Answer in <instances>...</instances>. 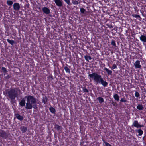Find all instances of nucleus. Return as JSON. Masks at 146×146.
Instances as JSON below:
<instances>
[{
	"label": "nucleus",
	"instance_id": "9",
	"mask_svg": "<svg viewBox=\"0 0 146 146\" xmlns=\"http://www.w3.org/2000/svg\"><path fill=\"white\" fill-rule=\"evenodd\" d=\"M56 5L58 7H61L62 5V1L61 0H54Z\"/></svg>",
	"mask_w": 146,
	"mask_h": 146
},
{
	"label": "nucleus",
	"instance_id": "34",
	"mask_svg": "<svg viewBox=\"0 0 146 146\" xmlns=\"http://www.w3.org/2000/svg\"><path fill=\"white\" fill-rule=\"evenodd\" d=\"M132 16L133 17H135L136 18H140V16L138 15L133 14L132 15Z\"/></svg>",
	"mask_w": 146,
	"mask_h": 146
},
{
	"label": "nucleus",
	"instance_id": "15",
	"mask_svg": "<svg viewBox=\"0 0 146 146\" xmlns=\"http://www.w3.org/2000/svg\"><path fill=\"white\" fill-rule=\"evenodd\" d=\"M15 116L20 121H22L23 120V116L18 113L15 114Z\"/></svg>",
	"mask_w": 146,
	"mask_h": 146
},
{
	"label": "nucleus",
	"instance_id": "10",
	"mask_svg": "<svg viewBox=\"0 0 146 146\" xmlns=\"http://www.w3.org/2000/svg\"><path fill=\"white\" fill-rule=\"evenodd\" d=\"M134 65L135 66L136 68H140L141 67V66L140 64V61L139 60H137L135 63L134 64Z\"/></svg>",
	"mask_w": 146,
	"mask_h": 146
},
{
	"label": "nucleus",
	"instance_id": "38",
	"mask_svg": "<svg viewBox=\"0 0 146 146\" xmlns=\"http://www.w3.org/2000/svg\"><path fill=\"white\" fill-rule=\"evenodd\" d=\"M64 1L68 5H70V0H64Z\"/></svg>",
	"mask_w": 146,
	"mask_h": 146
},
{
	"label": "nucleus",
	"instance_id": "6",
	"mask_svg": "<svg viewBox=\"0 0 146 146\" xmlns=\"http://www.w3.org/2000/svg\"><path fill=\"white\" fill-rule=\"evenodd\" d=\"M13 9L16 11H18L20 8L19 4L17 3H15L13 5Z\"/></svg>",
	"mask_w": 146,
	"mask_h": 146
},
{
	"label": "nucleus",
	"instance_id": "18",
	"mask_svg": "<svg viewBox=\"0 0 146 146\" xmlns=\"http://www.w3.org/2000/svg\"><path fill=\"white\" fill-rule=\"evenodd\" d=\"M48 98L46 96L43 97L42 99V102L44 104H46L48 102Z\"/></svg>",
	"mask_w": 146,
	"mask_h": 146
},
{
	"label": "nucleus",
	"instance_id": "36",
	"mask_svg": "<svg viewBox=\"0 0 146 146\" xmlns=\"http://www.w3.org/2000/svg\"><path fill=\"white\" fill-rule=\"evenodd\" d=\"M140 96L138 92L136 91L135 93V96L137 98L139 97Z\"/></svg>",
	"mask_w": 146,
	"mask_h": 146
},
{
	"label": "nucleus",
	"instance_id": "24",
	"mask_svg": "<svg viewBox=\"0 0 146 146\" xmlns=\"http://www.w3.org/2000/svg\"><path fill=\"white\" fill-rule=\"evenodd\" d=\"M84 58L86 60L88 61H89V60H91L92 59V57L89 55H85Z\"/></svg>",
	"mask_w": 146,
	"mask_h": 146
},
{
	"label": "nucleus",
	"instance_id": "22",
	"mask_svg": "<svg viewBox=\"0 0 146 146\" xmlns=\"http://www.w3.org/2000/svg\"><path fill=\"white\" fill-rule=\"evenodd\" d=\"M11 45H13L15 43V41L13 40H10L9 39L6 40Z\"/></svg>",
	"mask_w": 146,
	"mask_h": 146
},
{
	"label": "nucleus",
	"instance_id": "14",
	"mask_svg": "<svg viewBox=\"0 0 146 146\" xmlns=\"http://www.w3.org/2000/svg\"><path fill=\"white\" fill-rule=\"evenodd\" d=\"M100 83L104 87H106L108 85V83L106 81H104L102 78L100 81Z\"/></svg>",
	"mask_w": 146,
	"mask_h": 146
},
{
	"label": "nucleus",
	"instance_id": "5",
	"mask_svg": "<svg viewBox=\"0 0 146 146\" xmlns=\"http://www.w3.org/2000/svg\"><path fill=\"white\" fill-rule=\"evenodd\" d=\"M134 126L135 127L139 128H141L143 127L142 125L139 124L137 120H135L133 123L132 127Z\"/></svg>",
	"mask_w": 146,
	"mask_h": 146
},
{
	"label": "nucleus",
	"instance_id": "27",
	"mask_svg": "<svg viewBox=\"0 0 146 146\" xmlns=\"http://www.w3.org/2000/svg\"><path fill=\"white\" fill-rule=\"evenodd\" d=\"M113 97L116 101H118L119 100V98L118 95L117 94H115L113 95Z\"/></svg>",
	"mask_w": 146,
	"mask_h": 146
},
{
	"label": "nucleus",
	"instance_id": "40",
	"mask_svg": "<svg viewBox=\"0 0 146 146\" xmlns=\"http://www.w3.org/2000/svg\"><path fill=\"white\" fill-rule=\"evenodd\" d=\"M21 1H22V0H20Z\"/></svg>",
	"mask_w": 146,
	"mask_h": 146
},
{
	"label": "nucleus",
	"instance_id": "17",
	"mask_svg": "<svg viewBox=\"0 0 146 146\" xmlns=\"http://www.w3.org/2000/svg\"><path fill=\"white\" fill-rule=\"evenodd\" d=\"M1 72H2L3 73L4 76H5L6 74H8L7 73L8 71L6 68L4 67H1Z\"/></svg>",
	"mask_w": 146,
	"mask_h": 146
},
{
	"label": "nucleus",
	"instance_id": "16",
	"mask_svg": "<svg viewBox=\"0 0 146 146\" xmlns=\"http://www.w3.org/2000/svg\"><path fill=\"white\" fill-rule=\"evenodd\" d=\"M104 70L107 73L108 75H111L112 74V72L111 70L107 68L106 67L104 68Z\"/></svg>",
	"mask_w": 146,
	"mask_h": 146
},
{
	"label": "nucleus",
	"instance_id": "28",
	"mask_svg": "<svg viewBox=\"0 0 146 146\" xmlns=\"http://www.w3.org/2000/svg\"><path fill=\"white\" fill-rule=\"evenodd\" d=\"M136 131H137L139 133V135L141 136L143 133V131L141 129H139L138 130H136Z\"/></svg>",
	"mask_w": 146,
	"mask_h": 146
},
{
	"label": "nucleus",
	"instance_id": "25",
	"mask_svg": "<svg viewBox=\"0 0 146 146\" xmlns=\"http://www.w3.org/2000/svg\"><path fill=\"white\" fill-rule=\"evenodd\" d=\"M82 91L83 93L86 94L89 93V91L86 88V87H82Z\"/></svg>",
	"mask_w": 146,
	"mask_h": 146
},
{
	"label": "nucleus",
	"instance_id": "12",
	"mask_svg": "<svg viewBox=\"0 0 146 146\" xmlns=\"http://www.w3.org/2000/svg\"><path fill=\"white\" fill-rule=\"evenodd\" d=\"M26 103L25 100L24 98H22L19 103V105L21 107L25 106Z\"/></svg>",
	"mask_w": 146,
	"mask_h": 146
},
{
	"label": "nucleus",
	"instance_id": "19",
	"mask_svg": "<svg viewBox=\"0 0 146 146\" xmlns=\"http://www.w3.org/2000/svg\"><path fill=\"white\" fill-rule=\"evenodd\" d=\"M80 12L81 14H82L84 15H85L86 14L87 12L85 9L83 8H80Z\"/></svg>",
	"mask_w": 146,
	"mask_h": 146
},
{
	"label": "nucleus",
	"instance_id": "35",
	"mask_svg": "<svg viewBox=\"0 0 146 146\" xmlns=\"http://www.w3.org/2000/svg\"><path fill=\"white\" fill-rule=\"evenodd\" d=\"M72 3L74 5H78L79 4L78 1L76 0H73L72 1Z\"/></svg>",
	"mask_w": 146,
	"mask_h": 146
},
{
	"label": "nucleus",
	"instance_id": "31",
	"mask_svg": "<svg viewBox=\"0 0 146 146\" xmlns=\"http://www.w3.org/2000/svg\"><path fill=\"white\" fill-rule=\"evenodd\" d=\"M7 4L9 6H11L13 4V2L12 1L8 0L7 1Z\"/></svg>",
	"mask_w": 146,
	"mask_h": 146
},
{
	"label": "nucleus",
	"instance_id": "37",
	"mask_svg": "<svg viewBox=\"0 0 146 146\" xmlns=\"http://www.w3.org/2000/svg\"><path fill=\"white\" fill-rule=\"evenodd\" d=\"M10 77H11V76L8 74L6 76H4V78L5 79L7 80H8V79H9V78H10Z\"/></svg>",
	"mask_w": 146,
	"mask_h": 146
},
{
	"label": "nucleus",
	"instance_id": "1",
	"mask_svg": "<svg viewBox=\"0 0 146 146\" xmlns=\"http://www.w3.org/2000/svg\"><path fill=\"white\" fill-rule=\"evenodd\" d=\"M25 98L27 99V103L25 108L27 110H31L33 108L34 109L37 108L36 98L30 95L26 96Z\"/></svg>",
	"mask_w": 146,
	"mask_h": 146
},
{
	"label": "nucleus",
	"instance_id": "7",
	"mask_svg": "<svg viewBox=\"0 0 146 146\" xmlns=\"http://www.w3.org/2000/svg\"><path fill=\"white\" fill-rule=\"evenodd\" d=\"M42 9L43 12L46 14H49L50 13V10L48 7H44L42 8Z\"/></svg>",
	"mask_w": 146,
	"mask_h": 146
},
{
	"label": "nucleus",
	"instance_id": "29",
	"mask_svg": "<svg viewBox=\"0 0 146 146\" xmlns=\"http://www.w3.org/2000/svg\"><path fill=\"white\" fill-rule=\"evenodd\" d=\"M103 142L104 143L106 146H112V145L106 141L105 140L102 139Z\"/></svg>",
	"mask_w": 146,
	"mask_h": 146
},
{
	"label": "nucleus",
	"instance_id": "30",
	"mask_svg": "<svg viewBox=\"0 0 146 146\" xmlns=\"http://www.w3.org/2000/svg\"><path fill=\"white\" fill-rule=\"evenodd\" d=\"M120 101L121 102L126 103L127 102V100L125 99V97H124L123 98H121Z\"/></svg>",
	"mask_w": 146,
	"mask_h": 146
},
{
	"label": "nucleus",
	"instance_id": "26",
	"mask_svg": "<svg viewBox=\"0 0 146 146\" xmlns=\"http://www.w3.org/2000/svg\"><path fill=\"white\" fill-rule=\"evenodd\" d=\"M97 100H98L100 103H101L104 102V100L103 98L102 97H98L97 98Z\"/></svg>",
	"mask_w": 146,
	"mask_h": 146
},
{
	"label": "nucleus",
	"instance_id": "20",
	"mask_svg": "<svg viewBox=\"0 0 146 146\" xmlns=\"http://www.w3.org/2000/svg\"><path fill=\"white\" fill-rule=\"evenodd\" d=\"M21 130L22 133H24L26 132L27 130V128L25 126H22L20 128Z\"/></svg>",
	"mask_w": 146,
	"mask_h": 146
},
{
	"label": "nucleus",
	"instance_id": "11",
	"mask_svg": "<svg viewBox=\"0 0 146 146\" xmlns=\"http://www.w3.org/2000/svg\"><path fill=\"white\" fill-rule=\"evenodd\" d=\"M70 66L66 64V66L64 67V69L66 73L70 74Z\"/></svg>",
	"mask_w": 146,
	"mask_h": 146
},
{
	"label": "nucleus",
	"instance_id": "23",
	"mask_svg": "<svg viewBox=\"0 0 146 146\" xmlns=\"http://www.w3.org/2000/svg\"><path fill=\"white\" fill-rule=\"evenodd\" d=\"M137 108L139 110H143L144 107L142 104H139L137 106Z\"/></svg>",
	"mask_w": 146,
	"mask_h": 146
},
{
	"label": "nucleus",
	"instance_id": "2",
	"mask_svg": "<svg viewBox=\"0 0 146 146\" xmlns=\"http://www.w3.org/2000/svg\"><path fill=\"white\" fill-rule=\"evenodd\" d=\"M18 90L20 91V90L17 88H13L11 89L7 92L8 97L10 99V102L12 104L16 103L15 98L18 96L17 92Z\"/></svg>",
	"mask_w": 146,
	"mask_h": 146
},
{
	"label": "nucleus",
	"instance_id": "3",
	"mask_svg": "<svg viewBox=\"0 0 146 146\" xmlns=\"http://www.w3.org/2000/svg\"><path fill=\"white\" fill-rule=\"evenodd\" d=\"M88 78L94 80V81L96 82V84L100 83V81L102 78L101 75L95 72L89 74L88 75Z\"/></svg>",
	"mask_w": 146,
	"mask_h": 146
},
{
	"label": "nucleus",
	"instance_id": "32",
	"mask_svg": "<svg viewBox=\"0 0 146 146\" xmlns=\"http://www.w3.org/2000/svg\"><path fill=\"white\" fill-rule=\"evenodd\" d=\"M111 44L114 47H116V45L115 41L113 40H112L111 43Z\"/></svg>",
	"mask_w": 146,
	"mask_h": 146
},
{
	"label": "nucleus",
	"instance_id": "13",
	"mask_svg": "<svg viewBox=\"0 0 146 146\" xmlns=\"http://www.w3.org/2000/svg\"><path fill=\"white\" fill-rule=\"evenodd\" d=\"M54 128L58 131H62V126L59 125L58 124H55L54 126Z\"/></svg>",
	"mask_w": 146,
	"mask_h": 146
},
{
	"label": "nucleus",
	"instance_id": "4",
	"mask_svg": "<svg viewBox=\"0 0 146 146\" xmlns=\"http://www.w3.org/2000/svg\"><path fill=\"white\" fill-rule=\"evenodd\" d=\"M10 136L8 132L0 129V138L7 140L10 139Z\"/></svg>",
	"mask_w": 146,
	"mask_h": 146
},
{
	"label": "nucleus",
	"instance_id": "39",
	"mask_svg": "<svg viewBox=\"0 0 146 146\" xmlns=\"http://www.w3.org/2000/svg\"><path fill=\"white\" fill-rule=\"evenodd\" d=\"M111 104L114 106H116L117 104L115 102H114V101H112V102H111Z\"/></svg>",
	"mask_w": 146,
	"mask_h": 146
},
{
	"label": "nucleus",
	"instance_id": "21",
	"mask_svg": "<svg viewBox=\"0 0 146 146\" xmlns=\"http://www.w3.org/2000/svg\"><path fill=\"white\" fill-rule=\"evenodd\" d=\"M50 111L53 114H55L56 112L55 109L52 107H50L49 108Z\"/></svg>",
	"mask_w": 146,
	"mask_h": 146
},
{
	"label": "nucleus",
	"instance_id": "8",
	"mask_svg": "<svg viewBox=\"0 0 146 146\" xmlns=\"http://www.w3.org/2000/svg\"><path fill=\"white\" fill-rule=\"evenodd\" d=\"M140 39L142 42L146 43V34H143L141 35L140 37Z\"/></svg>",
	"mask_w": 146,
	"mask_h": 146
},
{
	"label": "nucleus",
	"instance_id": "33",
	"mask_svg": "<svg viewBox=\"0 0 146 146\" xmlns=\"http://www.w3.org/2000/svg\"><path fill=\"white\" fill-rule=\"evenodd\" d=\"M111 69L113 70L114 69H117V65L115 64H113L112 67H110Z\"/></svg>",
	"mask_w": 146,
	"mask_h": 146
}]
</instances>
